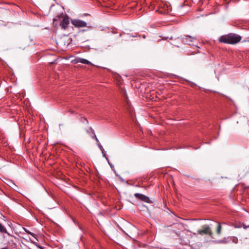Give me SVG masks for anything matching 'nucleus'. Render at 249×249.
<instances>
[{"mask_svg":"<svg viewBox=\"0 0 249 249\" xmlns=\"http://www.w3.org/2000/svg\"><path fill=\"white\" fill-rule=\"evenodd\" d=\"M241 38L240 36L231 33L227 35L222 36L219 38V41L224 43L235 44L240 42Z\"/></svg>","mask_w":249,"mask_h":249,"instance_id":"nucleus-1","label":"nucleus"},{"mask_svg":"<svg viewBox=\"0 0 249 249\" xmlns=\"http://www.w3.org/2000/svg\"><path fill=\"white\" fill-rule=\"evenodd\" d=\"M198 232L200 235L208 234L212 236L213 233L210 226L208 225H205L202 227V229L198 231Z\"/></svg>","mask_w":249,"mask_h":249,"instance_id":"nucleus-2","label":"nucleus"},{"mask_svg":"<svg viewBox=\"0 0 249 249\" xmlns=\"http://www.w3.org/2000/svg\"><path fill=\"white\" fill-rule=\"evenodd\" d=\"M196 40V37L190 36H186L182 38V42L185 44L190 45H194V42Z\"/></svg>","mask_w":249,"mask_h":249,"instance_id":"nucleus-3","label":"nucleus"},{"mask_svg":"<svg viewBox=\"0 0 249 249\" xmlns=\"http://www.w3.org/2000/svg\"><path fill=\"white\" fill-rule=\"evenodd\" d=\"M71 23L73 26L78 28H82L87 26V23L85 21L80 19H75L71 20Z\"/></svg>","mask_w":249,"mask_h":249,"instance_id":"nucleus-4","label":"nucleus"},{"mask_svg":"<svg viewBox=\"0 0 249 249\" xmlns=\"http://www.w3.org/2000/svg\"><path fill=\"white\" fill-rule=\"evenodd\" d=\"M134 196L136 198H138V199L143 201V202H145L146 203H149L151 202V201L150 200V198L148 196H147L144 195L139 194V193H135L134 194Z\"/></svg>","mask_w":249,"mask_h":249,"instance_id":"nucleus-5","label":"nucleus"},{"mask_svg":"<svg viewBox=\"0 0 249 249\" xmlns=\"http://www.w3.org/2000/svg\"><path fill=\"white\" fill-rule=\"evenodd\" d=\"M171 12V7L170 5H164L162 9H159V12L161 14H168Z\"/></svg>","mask_w":249,"mask_h":249,"instance_id":"nucleus-6","label":"nucleus"},{"mask_svg":"<svg viewBox=\"0 0 249 249\" xmlns=\"http://www.w3.org/2000/svg\"><path fill=\"white\" fill-rule=\"evenodd\" d=\"M70 23V19L68 17H63L60 25L63 29H66Z\"/></svg>","mask_w":249,"mask_h":249,"instance_id":"nucleus-7","label":"nucleus"},{"mask_svg":"<svg viewBox=\"0 0 249 249\" xmlns=\"http://www.w3.org/2000/svg\"><path fill=\"white\" fill-rule=\"evenodd\" d=\"M76 62H78V63L84 64H87V65L91 64V63L89 60L84 59V58H77Z\"/></svg>","mask_w":249,"mask_h":249,"instance_id":"nucleus-8","label":"nucleus"},{"mask_svg":"<svg viewBox=\"0 0 249 249\" xmlns=\"http://www.w3.org/2000/svg\"><path fill=\"white\" fill-rule=\"evenodd\" d=\"M0 233H7V232L6 228L0 223Z\"/></svg>","mask_w":249,"mask_h":249,"instance_id":"nucleus-9","label":"nucleus"},{"mask_svg":"<svg viewBox=\"0 0 249 249\" xmlns=\"http://www.w3.org/2000/svg\"><path fill=\"white\" fill-rule=\"evenodd\" d=\"M229 239L235 244H237L238 241V238L235 236H231L229 237Z\"/></svg>","mask_w":249,"mask_h":249,"instance_id":"nucleus-10","label":"nucleus"},{"mask_svg":"<svg viewBox=\"0 0 249 249\" xmlns=\"http://www.w3.org/2000/svg\"><path fill=\"white\" fill-rule=\"evenodd\" d=\"M24 231H25L27 233H28V234H29L31 235H32L33 237H34V238H35L36 240H37V239H36V235H35L34 233H32V232H30L29 231H28V230L27 229H26L24 228Z\"/></svg>","mask_w":249,"mask_h":249,"instance_id":"nucleus-11","label":"nucleus"},{"mask_svg":"<svg viewBox=\"0 0 249 249\" xmlns=\"http://www.w3.org/2000/svg\"><path fill=\"white\" fill-rule=\"evenodd\" d=\"M98 146L99 147V149H100V150L102 151L103 154V156L105 157L107 159V158L106 157L104 151V149L103 147V146H102V145L100 143H99V144L98 145Z\"/></svg>","mask_w":249,"mask_h":249,"instance_id":"nucleus-12","label":"nucleus"},{"mask_svg":"<svg viewBox=\"0 0 249 249\" xmlns=\"http://www.w3.org/2000/svg\"><path fill=\"white\" fill-rule=\"evenodd\" d=\"M221 226L220 223H218V226L216 229V233L218 234H220L221 233Z\"/></svg>","mask_w":249,"mask_h":249,"instance_id":"nucleus-13","label":"nucleus"},{"mask_svg":"<svg viewBox=\"0 0 249 249\" xmlns=\"http://www.w3.org/2000/svg\"><path fill=\"white\" fill-rule=\"evenodd\" d=\"M92 138H94L97 142H98L99 140L94 133H93V135L92 136Z\"/></svg>","mask_w":249,"mask_h":249,"instance_id":"nucleus-14","label":"nucleus"},{"mask_svg":"<svg viewBox=\"0 0 249 249\" xmlns=\"http://www.w3.org/2000/svg\"><path fill=\"white\" fill-rule=\"evenodd\" d=\"M242 227L244 229H247V228H249V225L247 226L245 224H243Z\"/></svg>","mask_w":249,"mask_h":249,"instance_id":"nucleus-15","label":"nucleus"},{"mask_svg":"<svg viewBox=\"0 0 249 249\" xmlns=\"http://www.w3.org/2000/svg\"><path fill=\"white\" fill-rule=\"evenodd\" d=\"M36 246H37L39 249H44L43 248V247H41V246H39V245H36Z\"/></svg>","mask_w":249,"mask_h":249,"instance_id":"nucleus-16","label":"nucleus"},{"mask_svg":"<svg viewBox=\"0 0 249 249\" xmlns=\"http://www.w3.org/2000/svg\"><path fill=\"white\" fill-rule=\"evenodd\" d=\"M219 242H220V243H226V241H225V240L224 239V240H222V241H219Z\"/></svg>","mask_w":249,"mask_h":249,"instance_id":"nucleus-17","label":"nucleus"},{"mask_svg":"<svg viewBox=\"0 0 249 249\" xmlns=\"http://www.w3.org/2000/svg\"><path fill=\"white\" fill-rule=\"evenodd\" d=\"M243 42H249V39L246 40H244Z\"/></svg>","mask_w":249,"mask_h":249,"instance_id":"nucleus-18","label":"nucleus"},{"mask_svg":"<svg viewBox=\"0 0 249 249\" xmlns=\"http://www.w3.org/2000/svg\"><path fill=\"white\" fill-rule=\"evenodd\" d=\"M99 143H100L99 141H98V142H97V145H98Z\"/></svg>","mask_w":249,"mask_h":249,"instance_id":"nucleus-19","label":"nucleus"},{"mask_svg":"<svg viewBox=\"0 0 249 249\" xmlns=\"http://www.w3.org/2000/svg\"><path fill=\"white\" fill-rule=\"evenodd\" d=\"M1 249H7V248H2Z\"/></svg>","mask_w":249,"mask_h":249,"instance_id":"nucleus-20","label":"nucleus"},{"mask_svg":"<svg viewBox=\"0 0 249 249\" xmlns=\"http://www.w3.org/2000/svg\"><path fill=\"white\" fill-rule=\"evenodd\" d=\"M143 37L144 38L145 37V36H144V35L143 36Z\"/></svg>","mask_w":249,"mask_h":249,"instance_id":"nucleus-21","label":"nucleus"}]
</instances>
